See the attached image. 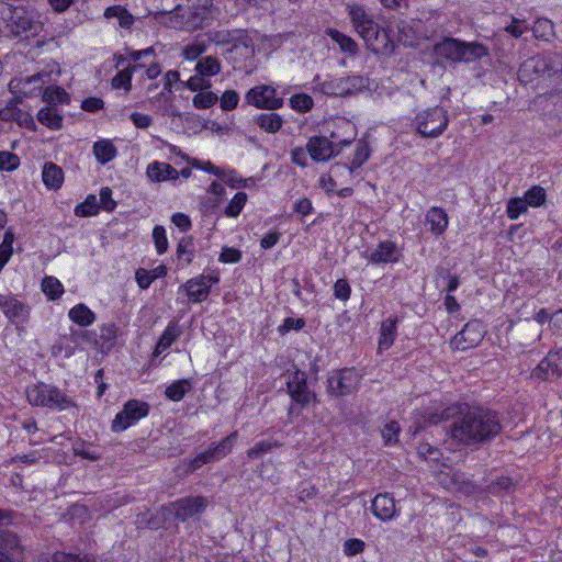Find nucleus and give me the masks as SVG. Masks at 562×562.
I'll use <instances>...</instances> for the list:
<instances>
[{
    "instance_id": "nucleus-1",
    "label": "nucleus",
    "mask_w": 562,
    "mask_h": 562,
    "mask_svg": "<svg viewBox=\"0 0 562 562\" xmlns=\"http://www.w3.org/2000/svg\"><path fill=\"white\" fill-rule=\"evenodd\" d=\"M504 430L503 414L485 404L459 402L450 437L462 446L480 449L491 445Z\"/></svg>"
},
{
    "instance_id": "nucleus-2",
    "label": "nucleus",
    "mask_w": 562,
    "mask_h": 562,
    "mask_svg": "<svg viewBox=\"0 0 562 562\" xmlns=\"http://www.w3.org/2000/svg\"><path fill=\"white\" fill-rule=\"evenodd\" d=\"M347 10L355 31L363 40L366 47L373 54L392 55L395 53L397 44L405 47L414 46L412 27L398 25L395 41L391 37L390 31L381 27L363 5L349 4Z\"/></svg>"
},
{
    "instance_id": "nucleus-3",
    "label": "nucleus",
    "mask_w": 562,
    "mask_h": 562,
    "mask_svg": "<svg viewBox=\"0 0 562 562\" xmlns=\"http://www.w3.org/2000/svg\"><path fill=\"white\" fill-rule=\"evenodd\" d=\"M434 65L442 69L472 64L490 56V48L480 42H467L451 35L441 36L432 45Z\"/></svg>"
},
{
    "instance_id": "nucleus-4",
    "label": "nucleus",
    "mask_w": 562,
    "mask_h": 562,
    "mask_svg": "<svg viewBox=\"0 0 562 562\" xmlns=\"http://www.w3.org/2000/svg\"><path fill=\"white\" fill-rule=\"evenodd\" d=\"M25 393L29 404L33 407L57 412L79 409L77 402L55 384L36 382L29 385Z\"/></svg>"
},
{
    "instance_id": "nucleus-5",
    "label": "nucleus",
    "mask_w": 562,
    "mask_h": 562,
    "mask_svg": "<svg viewBox=\"0 0 562 562\" xmlns=\"http://www.w3.org/2000/svg\"><path fill=\"white\" fill-rule=\"evenodd\" d=\"M292 368L293 370H288L289 376L285 383L286 393L291 398L288 416L300 415L303 409L319 403L317 394L308 385L307 373L296 364H292Z\"/></svg>"
},
{
    "instance_id": "nucleus-6",
    "label": "nucleus",
    "mask_w": 562,
    "mask_h": 562,
    "mask_svg": "<svg viewBox=\"0 0 562 562\" xmlns=\"http://www.w3.org/2000/svg\"><path fill=\"white\" fill-rule=\"evenodd\" d=\"M1 20L7 23L11 35L15 38L27 40L36 36L43 29V24L35 18L33 11L21 5H13L8 1L2 5Z\"/></svg>"
},
{
    "instance_id": "nucleus-7",
    "label": "nucleus",
    "mask_w": 562,
    "mask_h": 562,
    "mask_svg": "<svg viewBox=\"0 0 562 562\" xmlns=\"http://www.w3.org/2000/svg\"><path fill=\"white\" fill-rule=\"evenodd\" d=\"M517 76L519 81L525 85L532 82L538 77H562V55L532 56L520 64Z\"/></svg>"
},
{
    "instance_id": "nucleus-8",
    "label": "nucleus",
    "mask_w": 562,
    "mask_h": 562,
    "mask_svg": "<svg viewBox=\"0 0 562 562\" xmlns=\"http://www.w3.org/2000/svg\"><path fill=\"white\" fill-rule=\"evenodd\" d=\"M363 375L355 367H344L329 372L326 394L329 398H342L357 393Z\"/></svg>"
},
{
    "instance_id": "nucleus-9",
    "label": "nucleus",
    "mask_w": 562,
    "mask_h": 562,
    "mask_svg": "<svg viewBox=\"0 0 562 562\" xmlns=\"http://www.w3.org/2000/svg\"><path fill=\"white\" fill-rule=\"evenodd\" d=\"M195 11L190 12V14L186 18L184 14H181L182 8L180 5H175L171 9L164 8L160 11L153 12L148 10V14H154L155 20L158 23L166 25L171 29H203L210 24V21L206 16L202 15L198 10L200 7H193ZM203 14L205 13L207 7L203 9L201 7Z\"/></svg>"
},
{
    "instance_id": "nucleus-10",
    "label": "nucleus",
    "mask_w": 562,
    "mask_h": 562,
    "mask_svg": "<svg viewBox=\"0 0 562 562\" xmlns=\"http://www.w3.org/2000/svg\"><path fill=\"white\" fill-rule=\"evenodd\" d=\"M319 75H316L313 82L315 91H318L327 97H351L368 88V78L360 75H352L348 77L334 78L330 80L319 81Z\"/></svg>"
},
{
    "instance_id": "nucleus-11",
    "label": "nucleus",
    "mask_w": 562,
    "mask_h": 562,
    "mask_svg": "<svg viewBox=\"0 0 562 562\" xmlns=\"http://www.w3.org/2000/svg\"><path fill=\"white\" fill-rule=\"evenodd\" d=\"M449 122L448 111L436 105L418 112L413 120V125L423 138H437L446 132Z\"/></svg>"
},
{
    "instance_id": "nucleus-12",
    "label": "nucleus",
    "mask_w": 562,
    "mask_h": 562,
    "mask_svg": "<svg viewBox=\"0 0 562 562\" xmlns=\"http://www.w3.org/2000/svg\"><path fill=\"white\" fill-rule=\"evenodd\" d=\"M459 402L441 409L430 407L415 409L412 414V424L408 431L415 437L428 427L437 426L442 422H454L458 417Z\"/></svg>"
},
{
    "instance_id": "nucleus-13",
    "label": "nucleus",
    "mask_w": 562,
    "mask_h": 562,
    "mask_svg": "<svg viewBox=\"0 0 562 562\" xmlns=\"http://www.w3.org/2000/svg\"><path fill=\"white\" fill-rule=\"evenodd\" d=\"M246 104L257 109L274 111L283 106L284 100L277 97V89L269 85H258L250 88L245 94Z\"/></svg>"
},
{
    "instance_id": "nucleus-14",
    "label": "nucleus",
    "mask_w": 562,
    "mask_h": 562,
    "mask_svg": "<svg viewBox=\"0 0 562 562\" xmlns=\"http://www.w3.org/2000/svg\"><path fill=\"white\" fill-rule=\"evenodd\" d=\"M486 333V326L482 321L471 319L454 335L451 344L460 350L475 348L482 342Z\"/></svg>"
},
{
    "instance_id": "nucleus-15",
    "label": "nucleus",
    "mask_w": 562,
    "mask_h": 562,
    "mask_svg": "<svg viewBox=\"0 0 562 562\" xmlns=\"http://www.w3.org/2000/svg\"><path fill=\"white\" fill-rule=\"evenodd\" d=\"M531 378L552 382L562 378V347L551 350L531 371Z\"/></svg>"
},
{
    "instance_id": "nucleus-16",
    "label": "nucleus",
    "mask_w": 562,
    "mask_h": 562,
    "mask_svg": "<svg viewBox=\"0 0 562 562\" xmlns=\"http://www.w3.org/2000/svg\"><path fill=\"white\" fill-rule=\"evenodd\" d=\"M0 310L8 321L19 327L30 319L31 307L13 294H0Z\"/></svg>"
},
{
    "instance_id": "nucleus-17",
    "label": "nucleus",
    "mask_w": 562,
    "mask_h": 562,
    "mask_svg": "<svg viewBox=\"0 0 562 562\" xmlns=\"http://www.w3.org/2000/svg\"><path fill=\"white\" fill-rule=\"evenodd\" d=\"M363 257L367 258L369 262L380 266L398 262L403 257V252L395 241L386 239L380 241L376 248L371 251L367 250Z\"/></svg>"
},
{
    "instance_id": "nucleus-18",
    "label": "nucleus",
    "mask_w": 562,
    "mask_h": 562,
    "mask_svg": "<svg viewBox=\"0 0 562 562\" xmlns=\"http://www.w3.org/2000/svg\"><path fill=\"white\" fill-rule=\"evenodd\" d=\"M222 54L234 63H239L255 56V43L247 30L240 29L231 47L223 48Z\"/></svg>"
},
{
    "instance_id": "nucleus-19",
    "label": "nucleus",
    "mask_w": 562,
    "mask_h": 562,
    "mask_svg": "<svg viewBox=\"0 0 562 562\" xmlns=\"http://www.w3.org/2000/svg\"><path fill=\"white\" fill-rule=\"evenodd\" d=\"M82 341L93 345L100 352L108 353L116 342V328L113 324L103 325L95 330L80 333Z\"/></svg>"
},
{
    "instance_id": "nucleus-20",
    "label": "nucleus",
    "mask_w": 562,
    "mask_h": 562,
    "mask_svg": "<svg viewBox=\"0 0 562 562\" xmlns=\"http://www.w3.org/2000/svg\"><path fill=\"white\" fill-rule=\"evenodd\" d=\"M175 517L180 521H186L198 515H201L206 506V498L203 496H187L171 503Z\"/></svg>"
},
{
    "instance_id": "nucleus-21",
    "label": "nucleus",
    "mask_w": 562,
    "mask_h": 562,
    "mask_svg": "<svg viewBox=\"0 0 562 562\" xmlns=\"http://www.w3.org/2000/svg\"><path fill=\"white\" fill-rule=\"evenodd\" d=\"M306 150L315 162H325L337 156L335 143L323 135L310 137Z\"/></svg>"
},
{
    "instance_id": "nucleus-22",
    "label": "nucleus",
    "mask_w": 562,
    "mask_h": 562,
    "mask_svg": "<svg viewBox=\"0 0 562 562\" xmlns=\"http://www.w3.org/2000/svg\"><path fill=\"white\" fill-rule=\"evenodd\" d=\"M140 419V402L138 400H130L123 406L112 420L111 430L121 432Z\"/></svg>"
},
{
    "instance_id": "nucleus-23",
    "label": "nucleus",
    "mask_w": 562,
    "mask_h": 562,
    "mask_svg": "<svg viewBox=\"0 0 562 562\" xmlns=\"http://www.w3.org/2000/svg\"><path fill=\"white\" fill-rule=\"evenodd\" d=\"M518 484L519 480L508 474L492 475L484 485V495L491 494L495 497H504L513 494Z\"/></svg>"
},
{
    "instance_id": "nucleus-24",
    "label": "nucleus",
    "mask_w": 562,
    "mask_h": 562,
    "mask_svg": "<svg viewBox=\"0 0 562 562\" xmlns=\"http://www.w3.org/2000/svg\"><path fill=\"white\" fill-rule=\"evenodd\" d=\"M371 509L373 515L381 521H391L400 515L396 502L389 493L378 494L372 499Z\"/></svg>"
},
{
    "instance_id": "nucleus-25",
    "label": "nucleus",
    "mask_w": 562,
    "mask_h": 562,
    "mask_svg": "<svg viewBox=\"0 0 562 562\" xmlns=\"http://www.w3.org/2000/svg\"><path fill=\"white\" fill-rule=\"evenodd\" d=\"M402 319L403 317H400L398 315H391L381 322L378 339V353H382L393 346L397 337V326Z\"/></svg>"
},
{
    "instance_id": "nucleus-26",
    "label": "nucleus",
    "mask_w": 562,
    "mask_h": 562,
    "mask_svg": "<svg viewBox=\"0 0 562 562\" xmlns=\"http://www.w3.org/2000/svg\"><path fill=\"white\" fill-rule=\"evenodd\" d=\"M183 291L189 302L201 303L205 301L211 293V285L204 282L203 273L189 279L179 288V292Z\"/></svg>"
},
{
    "instance_id": "nucleus-27",
    "label": "nucleus",
    "mask_w": 562,
    "mask_h": 562,
    "mask_svg": "<svg viewBox=\"0 0 562 562\" xmlns=\"http://www.w3.org/2000/svg\"><path fill=\"white\" fill-rule=\"evenodd\" d=\"M146 176L153 182L177 181L179 172L167 162L154 161L147 166Z\"/></svg>"
},
{
    "instance_id": "nucleus-28",
    "label": "nucleus",
    "mask_w": 562,
    "mask_h": 562,
    "mask_svg": "<svg viewBox=\"0 0 562 562\" xmlns=\"http://www.w3.org/2000/svg\"><path fill=\"white\" fill-rule=\"evenodd\" d=\"M239 438V434L237 430L232 431L225 438H223L218 442H212L206 449L209 456L211 457L213 462L220 461L228 456L235 445L237 443Z\"/></svg>"
},
{
    "instance_id": "nucleus-29",
    "label": "nucleus",
    "mask_w": 562,
    "mask_h": 562,
    "mask_svg": "<svg viewBox=\"0 0 562 562\" xmlns=\"http://www.w3.org/2000/svg\"><path fill=\"white\" fill-rule=\"evenodd\" d=\"M426 224L429 225V231L432 235H442L449 224L447 212L442 207L431 206L426 213Z\"/></svg>"
},
{
    "instance_id": "nucleus-30",
    "label": "nucleus",
    "mask_w": 562,
    "mask_h": 562,
    "mask_svg": "<svg viewBox=\"0 0 562 562\" xmlns=\"http://www.w3.org/2000/svg\"><path fill=\"white\" fill-rule=\"evenodd\" d=\"M177 267L183 269L193 262L195 257V244L192 236L182 237L176 249Z\"/></svg>"
},
{
    "instance_id": "nucleus-31",
    "label": "nucleus",
    "mask_w": 562,
    "mask_h": 562,
    "mask_svg": "<svg viewBox=\"0 0 562 562\" xmlns=\"http://www.w3.org/2000/svg\"><path fill=\"white\" fill-rule=\"evenodd\" d=\"M18 536L5 529H0V562H13V552L19 548Z\"/></svg>"
},
{
    "instance_id": "nucleus-32",
    "label": "nucleus",
    "mask_w": 562,
    "mask_h": 562,
    "mask_svg": "<svg viewBox=\"0 0 562 562\" xmlns=\"http://www.w3.org/2000/svg\"><path fill=\"white\" fill-rule=\"evenodd\" d=\"M453 484L459 493L465 496H483L484 485L475 483L472 479L464 473H454L452 477Z\"/></svg>"
},
{
    "instance_id": "nucleus-33",
    "label": "nucleus",
    "mask_w": 562,
    "mask_h": 562,
    "mask_svg": "<svg viewBox=\"0 0 562 562\" xmlns=\"http://www.w3.org/2000/svg\"><path fill=\"white\" fill-rule=\"evenodd\" d=\"M254 123L263 132L276 134L282 128L284 120L280 114L270 112L256 115Z\"/></svg>"
},
{
    "instance_id": "nucleus-34",
    "label": "nucleus",
    "mask_w": 562,
    "mask_h": 562,
    "mask_svg": "<svg viewBox=\"0 0 562 562\" xmlns=\"http://www.w3.org/2000/svg\"><path fill=\"white\" fill-rule=\"evenodd\" d=\"M37 121L53 131H59L63 128V115L59 113L56 106L42 108L37 115Z\"/></svg>"
},
{
    "instance_id": "nucleus-35",
    "label": "nucleus",
    "mask_w": 562,
    "mask_h": 562,
    "mask_svg": "<svg viewBox=\"0 0 562 562\" xmlns=\"http://www.w3.org/2000/svg\"><path fill=\"white\" fill-rule=\"evenodd\" d=\"M42 178L48 189L57 190L64 182V171L59 166L46 162L43 168Z\"/></svg>"
},
{
    "instance_id": "nucleus-36",
    "label": "nucleus",
    "mask_w": 562,
    "mask_h": 562,
    "mask_svg": "<svg viewBox=\"0 0 562 562\" xmlns=\"http://www.w3.org/2000/svg\"><path fill=\"white\" fill-rule=\"evenodd\" d=\"M326 34L330 37L331 41L339 45V48L342 53L349 54L350 56L358 54L359 46L350 36L330 27L326 30Z\"/></svg>"
},
{
    "instance_id": "nucleus-37",
    "label": "nucleus",
    "mask_w": 562,
    "mask_h": 562,
    "mask_svg": "<svg viewBox=\"0 0 562 562\" xmlns=\"http://www.w3.org/2000/svg\"><path fill=\"white\" fill-rule=\"evenodd\" d=\"M192 389L193 381L191 379H179L166 387L165 395L170 401L179 402L186 394L190 393Z\"/></svg>"
},
{
    "instance_id": "nucleus-38",
    "label": "nucleus",
    "mask_w": 562,
    "mask_h": 562,
    "mask_svg": "<svg viewBox=\"0 0 562 562\" xmlns=\"http://www.w3.org/2000/svg\"><path fill=\"white\" fill-rule=\"evenodd\" d=\"M283 443L277 439H266L256 442L252 447L247 449L246 456L249 460L261 459L265 454L272 452L274 449L282 447Z\"/></svg>"
},
{
    "instance_id": "nucleus-39",
    "label": "nucleus",
    "mask_w": 562,
    "mask_h": 562,
    "mask_svg": "<svg viewBox=\"0 0 562 562\" xmlns=\"http://www.w3.org/2000/svg\"><path fill=\"white\" fill-rule=\"evenodd\" d=\"M68 317L81 327H87L95 321V314L83 303L71 307Z\"/></svg>"
},
{
    "instance_id": "nucleus-40",
    "label": "nucleus",
    "mask_w": 562,
    "mask_h": 562,
    "mask_svg": "<svg viewBox=\"0 0 562 562\" xmlns=\"http://www.w3.org/2000/svg\"><path fill=\"white\" fill-rule=\"evenodd\" d=\"M209 44L210 40L206 33L196 35L194 41L189 43L183 48L184 58L189 60L198 59L203 53L206 52Z\"/></svg>"
},
{
    "instance_id": "nucleus-41",
    "label": "nucleus",
    "mask_w": 562,
    "mask_h": 562,
    "mask_svg": "<svg viewBox=\"0 0 562 562\" xmlns=\"http://www.w3.org/2000/svg\"><path fill=\"white\" fill-rule=\"evenodd\" d=\"M371 156V148L369 146L368 140L363 137L357 142V147L353 154V158L349 165H345L348 167L349 171L352 173L357 169H359Z\"/></svg>"
},
{
    "instance_id": "nucleus-42",
    "label": "nucleus",
    "mask_w": 562,
    "mask_h": 562,
    "mask_svg": "<svg viewBox=\"0 0 562 562\" xmlns=\"http://www.w3.org/2000/svg\"><path fill=\"white\" fill-rule=\"evenodd\" d=\"M93 154L101 165H105L116 156V148L109 139H101L94 143Z\"/></svg>"
},
{
    "instance_id": "nucleus-43",
    "label": "nucleus",
    "mask_w": 562,
    "mask_h": 562,
    "mask_svg": "<svg viewBox=\"0 0 562 562\" xmlns=\"http://www.w3.org/2000/svg\"><path fill=\"white\" fill-rule=\"evenodd\" d=\"M43 101H45L49 106H56L57 103L69 104L70 95L64 88L50 86L45 88Z\"/></svg>"
},
{
    "instance_id": "nucleus-44",
    "label": "nucleus",
    "mask_w": 562,
    "mask_h": 562,
    "mask_svg": "<svg viewBox=\"0 0 562 562\" xmlns=\"http://www.w3.org/2000/svg\"><path fill=\"white\" fill-rule=\"evenodd\" d=\"M195 70L201 77H212L221 71V63L216 57L206 56L198 60Z\"/></svg>"
},
{
    "instance_id": "nucleus-45",
    "label": "nucleus",
    "mask_w": 562,
    "mask_h": 562,
    "mask_svg": "<svg viewBox=\"0 0 562 562\" xmlns=\"http://www.w3.org/2000/svg\"><path fill=\"white\" fill-rule=\"evenodd\" d=\"M206 34L209 36L210 43H215L216 45L227 48V47H231L235 37L238 34H240V29L220 30V31L209 32Z\"/></svg>"
},
{
    "instance_id": "nucleus-46",
    "label": "nucleus",
    "mask_w": 562,
    "mask_h": 562,
    "mask_svg": "<svg viewBox=\"0 0 562 562\" xmlns=\"http://www.w3.org/2000/svg\"><path fill=\"white\" fill-rule=\"evenodd\" d=\"M41 288L49 301L58 300L64 293V286L61 282L52 276L45 277L42 280Z\"/></svg>"
},
{
    "instance_id": "nucleus-47",
    "label": "nucleus",
    "mask_w": 562,
    "mask_h": 562,
    "mask_svg": "<svg viewBox=\"0 0 562 562\" xmlns=\"http://www.w3.org/2000/svg\"><path fill=\"white\" fill-rule=\"evenodd\" d=\"M401 426L398 422L396 420H390L387 422L383 428L381 429V436L383 439V445L385 447H392L398 443L400 434H401Z\"/></svg>"
},
{
    "instance_id": "nucleus-48",
    "label": "nucleus",
    "mask_w": 562,
    "mask_h": 562,
    "mask_svg": "<svg viewBox=\"0 0 562 562\" xmlns=\"http://www.w3.org/2000/svg\"><path fill=\"white\" fill-rule=\"evenodd\" d=\"M49 562H97L95 559L82 552L56 551L52 554Z\"/></svg>"
},
{
    "instance_id": "nucleus-49",
    "label": "nucleus",
    "mask_w": 562,
    "mask_h": 562,
    "mask_svg": "<svg viewBox=\"0 0 562 562\" xmlns=\"http://www.w3.org/2000/svg\"><path fill=\"white\" fill-rule=\"evenodd\" d=\"M162 81H164L162 90L158 93V95H160V98L168 99L172 93L171 88L173 85H176L177 89H184V83L180 79V74L177 70L167 71L162 78Z\"/></svg>"
},
{
    "instance_id": "nucleus-50",
    "label": "nucleus",
    "mask_w": 562,
    "mask_h": 562,
    "mask_svg": "<svg viewBox=\"0 0 562 562\" xmlns=\"http://www.w3.org/2000/svg\"><path fill=\"white\" fill-rule=\"evenodd\" d=\"M99 210L100 205L97 196L94 194H89L82 203L76 205L74 212L76 216L88 217L97 215Z\"/></svg>"
},
{
    "instance_id": "nucleus-51",
    "label": "nucleus",
    "mask_w": 562,
    "mask_h": 562,
    "mask_svg": "<svg viewBox=\"0 0 562 562\" xmlns=\"http://www.w3.org/2000/svg\"><path fill=\"white\" fill-rule=\"evenodd\" d=\"M524 200L528 206L540 207L546 204L547 192L541 186H532L525 192Z\"/></svg>"
},
{
    "instance_id": "nucleus-52",
    "label": "nucleus",
    "mask_w": 562,
    "mask_h": 562,
    "mask_svg": "<svg viewBox=\"0 0 562 562\" xmlns=\"http://www.w3.org/2000/svg\"><path fill=\"white\" fill-rule=\"evenodd\" d=\"M289 103L291 109L300 112L306 113L311 111L314 106V100L311 95L306 93H295L289 99Z\"/></svg>"
},
{
    "instance_id": "nucleus-53",
    "label": "nucleus",
    "mask_w": 562,
    "mask_h": 562,
    "mask_svg": "<svg viewBox=\"0 0 562 562\" xmlns=\"http://www.w3.org/2000/svg\"><path fill=\"white\" fill-rule=\"evenodd\" d=\"M247 199H248V195L245 192H243V191L237 192L234 195V198L229 201L227 206L225 207L224 214L227 217H237L241 213L243 209L245 207Z\"/></svg>"
},
{
    "instance_id": "nucleus-54",
    "label": "nucleus",
    "mask_w": 562,
    "mask_h": 562,
    "mask_svg": "<svg viewBox=\"0 0 562 562\" xmlns=\"http://www.w3.org/2000/svg\"><path fill=\"white\" fill-rule=\"evenodd\" d=\"M179 331L175 325H168L160 336L157 345H156V355H159L161 351L168 349L172 342L178 338Z\"/></svg>"
},
{
    "instance_id": "nucleus-55",
    "label": "nucleus",
    "mask_w": 562,
    "mask_h": 562,
    "mask_svg": "<svg viewBox=\"0 0 562 562\" xmlns=\"http://www.w3.org/2000/svg\"><path fill=\"white\" fill-rule=\"evenodd\" d=\"M528 211V205L524 198H512L506 205V214L509 220H517L521 214Z\"/></svg>"
},
{
    "instance_id": "nucleus-56",
    "label": "nucleus",
    "mask_w": 562,
    "mask_h": 562,
    "mask_svg": "<svg viewBox=\"0 0 562 562\" xmlns=\"http://www.w3.org/2000/svg\"><path fill=\"white\" fill-rule=\"evenodd\" d=\"M209 463H213V461L209 456L207 451L204 450L203 452L198 453L193 459L184 460V473L192 474L199 469H201L204 464Z\"/></svg>"
},
{
    "instance_id": "nucleus-57",
    "label": "nucleus",
    "mask_w": 562,
    "mask_h": 562,
    "mask_svg": "<svg viewBox=\"0 0 562 562\" xmlns=\"http://www.w3.org/2000/svg\"><path fill=\"white\" fill-rule=\"evenodd\" d=\"M218 101L216 93L212 91L199 92L193 97L192 103L195 109L206 110L212 108Z\"/></svg>"
},
{
    "instance_id": "nucleus-58",
    "label": "nucleus",
    "mask_w": 562,
    "mask_h": 562,
    "mask_svg": "<svg viewBox=\"0 0 562 562\" xmlns=\"http://www.w3.org/2000/svg\"><path fill=\"white\" fill-rule=\"evenodd\" d=\"M306 325V321L304 317H286L283 319L282 324L278 326L277 331L281 336H285L291 330L300 331Z\"/></svg>"
},
{
    "instance_id": "nucleus-59",
    "label": "nucleus",
    "mask_w": 562,
    "mask_h": 562,
    "mask_svg": "<svg viewBox=\"0 0 562 562\" xmlns=\"http://www.w3.org/2000/svg\"><path fill=\"white\" fill-rule=\"evenodd\" d=\"M74 454L90 461H98L102 457L100 451L92 449L91 445L86 441H80L75 445Z\"/></svg>"
},
{
    "instance_id": "nucleus-60",
    "label": "nucleus",
    "mask_w": 562,
    "mask_h": 562,
    "mask_svg": "<svg viewBox=\"0 0 562 562\" xmlns=\"http://www.w3.org/2000/svg\"><path fill=\"white\" fill-rule=\"evenodd\" d=\"M351 285L347 278L338 279L333 285V295L335 299L347 302L351 296Z\"/></svg>"
},
{
    "instance_id": "nucleus-61",
    "label": "nucleus",
    "mask_w": 562,
    "mask_h": 562,
    "mask_svg": "<svg viewBox=\"0 0 562 562\" xmlns=\"http://www.w3.org/2000/svg\"><path fill=\"white\" fill-rule=\"evenodd\" d=\"M20 157L8 150L0 151V171L11 172L19 168Z\"/></svg>"
},
{
    "instance_id": "nucleus-62",
    "label": "nucleus",
    "mask_w": 562,
    "mask_h": 562,
    "mask_svg": "<svg viewBox=\"0 0 562 562\" xmlns=\"http://www.w3.org/2000/svg\"><path fill=\"white\" fill-rule=\"evenodd\" d=\"M153 240L156 247V250L159 255H162L168 249V239L166 235V229L164 226L156 225L153 229Z\"/></svg>"
},
{
    "instance_id": "nucleus-63",
    "label": "nucleus",
    "mask_w": 562,
    "mask_h": 562,
    "mask_svg": "<svg viewBox=\"0 0 562 562\" xmlns=\"http://www.w3.org/2000/svg\"><path fill=\"white\" fill-rule=\"evenodd\" d=\"M243 252L240 249L229 246L222 247L218 261L222 263H237L241 261Z\"/></svg>"
},
{
    "instance_id": "nucleus-64",
    "label": "nucleus",
    "mask_w": 562,
    "mask_h": 562,
    "mask_svg": "<svg viewBox=\"0 0 562 562\" xmlns=\"http://www.w3.org/2000/svg\"><path fill=\"white\" fill-rule=\"evenodd\" d=\"M238 102L239 94L235 90H225L220 98V104L223 111H233L237 108Z\"/></svg>"
}]
</instances>
